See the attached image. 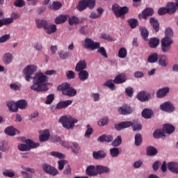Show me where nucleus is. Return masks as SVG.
Returning a JSON list of instances; mask_svg holds the SVG:
<instances>
[{"label": "nucleus", "instance_id": "f257e3e1", "mask_svg": "<svg viewBox=\"0 0 178 178\" xmlns=\"http://www.w3.org/2000/svg\"><path fill=\"white\" fill-rule=\"evenodd\" d=\"M47 83H48V76L42 72H39L33 77V85L31 86L30 88L36 92L48 91L49 89L47 86Z\"/></svg>", "mask_w": 178, "mask_h": 178}, {"label": "nucleus", "instance_id": "f03ea898", "mask_svg": "<svg viewBox=\"0 0 178 178\" xmlns=\"http://www.w3.org/2000/svg\"><path fill=\"white\" fill-rule=\"evenodd\" d=\"M173 30L171 28H166L165 31V37L161 39V50L162 52L166 54L172 49V44H173Z\"/></svg>", "mask_w": 178, "mask_h": 178}, {"label": "nucleus", "instance_id": "7ed1b4c3", "mask_svg": "<svg viewBox=\"0 0 178 178\" xmlns=\"http://www.w3.org/2000/svg\"><path fill=\"white\" fill-rule=\"evenodd\" d=\"M57 90L61 91L63 95H66L67 97H76L77 95V90L72 87L69 83H63L59 85Z\"/></svg>", "mask_w": 178, "mask_h": 178}, {"label": "nucleus", "instance_id": "20e7f679", "mask_svg": "<svg viewBox=\"0 0 178 178\" xmlns=\"http://www.w3.org/2000/svg\"><path fill=\"white\" fill-rule=\"evenodd\" d=\"M35 23L38 29H44L47 34H54L56 31V25H48V22L44 19H36Z\"/></svg>", "mask_w": 178, "mask_h": 178}, {"label": "nucleus", "instance_id": "39448f33", "mask_svg": "<svg viewBox=\"0 0 178 178\" xmlns=\"http://www.w3.org/2000/svg\"><path fill=\"white\" fill-rule=\"evenodd\" d=\"M59 122L63 124L64 129L70 130V129H73L74 127V124L77 123L79 120L72 116L64 115L60 117Z\"/></svg>", "mask_w": 178, "mask_h": 178}, {"label": "nucleus", "instance_id": "423d86ee", "mask_svg": "<svg viewBox=\"0 0 178 178\" xmlns=\"http://www.w3.org/2000/svg\"><path fill=\"white\" fill-rule=\"evenodd\" d=\"M95 6V0H81L78 3L76 8L79 12H83V10H86L88 8L89 9H94Z\"/></svg>", "mask_w": 178, "mask_h": 178}, {"label": "nucleus", "instance_id": "0eeeda50", "mask_svg": "<svg viewBox=\"0 0 178 178\" xmlns=\"http://www.w3.org/2000/svg\"><path fill=\"white\" fill-rule=\"evenodd\" d=\"M25 143L26 145L21 144L18 145L19 151H30V149H33V148H38V147H40V143H35L30 139L26 140Z\"/></svg>", "mask_w": 178, "mask_h": 178}, {"label": "nucleus", "instance_id": "6e6552de", "mask_svg": "<svg viewBox=\"0 0 178 178\" xmlns=\"http://www.w3.org/2000/svg\"><path fill=\"white\" fill-rule=\"evenodd\" d=\"M112 10L116 17H122V16H124V15L129 13V7H120L118 4H114L112 6Z\"/></svg>", "mask_w": 178, "mask_h": 178}, {"label": "nucleus", "instance_id": "1a4fd4ad", "mask_svg": "<svg viewBox=\"0 0 178 178\" xmlns=\"http://www.w3.org/2000/svg\"><path fill=\"white\" fill-rule=\"evenodd\" d=\"M82 47L85 48V49H90V51H94V49H98L100 47V44L98 42H94L91 38H86L84 40L83 44Z\"/></svg>", "mask_w": 178, "mask_h": 178}, {"label": "nucleus", "instance_id": "9d476101", "mask_svg": "<svg viewBox=\"0 0 178 178\" xmlns=\"http://www.w3.org/2000/svg\"><path fill=\"white\" fill-rule=\"evenodd\" d=\"M37 70V66L35 65H28L24 70V74H25V80L26 81H30L32 74H34V72Z\"/></svg>", "mask_w": 178, "mask_h": 178}, {"label": "nucleus", "instance_id": "9b49d317", "mask_svg": "<svg viewBox=\"0 0 178 178\" xmlns=\"http://www.w3.org/2000/svg\"><path fill=\"white\" fill-rule=\"evenodd\" d=\"M42 169L44 172L48 173L49 175H51V176H56L59 175V171H58L56 168H55L51 165L44 163L42 165Z\"/></svg>", "mask_w": 178, "mask_h": 178}, {"label": "nucleus", "instance_id": "f8f14e48", "mask_svg": "<svg viewBox=\"0 0 178 178\" xmlns=\"http://www.w3.org/2000/svg\"><path fill=\"white\" fill-rule=\"evenodd\" d=\"M133 126V122L131 121H124L120 122L118 124H115L114 125V127L115 130H118V131H120L121 130H123L124 129H127L129 127H131Z\"/></svg>", "mask_w": 178, "mask_h": 178}, {"label": "nucleus", "instance_id": "ddd939ff", "mask_svg": "<svg viewBox=\"0 0 178 178\" xmlns=\"http://www.w3.org/2000/svg\"><path fill=\"white\" fill-rule=\"evenodd\" d=\"M118 112L120 115H131V113L133 112V108L127 104H124L118 108Z\"/></svg>", "mask_w": 178, "mask_h": 178}, {"label": "nucleus", "instance_id": "4468645a", "mask_svg": "<svg viewBox=\"0 0 178 178\" xmlns=\"http://www.w3.org/2000/svg\"><path fill=\"white\" fill-rule=\"evenodd\" d=\"M160 109L164 112H173L175 108L170 102H165L163 104H161Z\"/></svg>", "mask_w": 178, "mask_h": 178}, {"label": "nucleus", "instance_id": "2eb2a0df", "mask_svg": "<svg viewBox=\"0 0 178 178\" xmlns=\"http://www.w3.org/2000/svg\"><path fill=\"white\" fill-rule=\"evenodd\" d=\"M176 3L170 2L166 5L167 10L170 15L175 13L178 9V0H175Z\"/></svg>", "mask_w": 178, "mask_h": 178}, {"label": "nucleus", "instance_id": "dca6fc26", "mask_svg": "<svg viewBox=\"0 0 178 178\" xmlns=\"http://www.w3.org/2000/svg\"><path fill=\"white\" fill-rule=\"evenodd\" d=\"M73 104V100L60 101L56 106V109H65Z\"/></svg>", "mask_w": 178, "mask_h": 178}, {"label": "nucleus", "instance_id": "f3484780", "mask_svg": "<svg viewBox=\"0 0 178 178\" xmlns=\"http://www.w3.org/2000/svg\"><path fill=\"white\" fill-rule=\"evenodd\" d=\"M167 168L171 173L178 175V163L173 161L169 162L167 164Z\"/></svg>", "mask_w": 178, "mask_h": 178}, {"label": "nucleus", "instance_id": "a211bd4d", "mask_svg": "<svg viewBox=\"0 0 178 178\" xmlns=\"http://www.w3.org/2000/svg\"><path fill=\"white\" fill-rule=\"evenodd\" d=\"M137 98L141 102H145L151 98V95L149 93H146L145 91H142L138 93Z\"/></svg>", "mask_w": 178, "mask_h": 178}, {"label": "nucleus", "instance_id": "6ab92c4d", "mask_svg": "<svg viewBox=\"0 0 178 178\" xmlns=\"http://www.w3.org/2000/svg\"><path fill=\"white\" fill-rule=\"evenodd\" d=\"M86 173L87 176H90V177L97 176L98 175V172H97V167H95V165L88 166L86 170Z\"/></svg>", "mask_w": 178, "mask_h": 178}, {"label": "nucleus", "instance_id": "aec40b11", "mask_svg": "<svg viewBox=\"0 0 178 178\" xmlns=\"http://www.w3.org/2000/svg\"><path fill=\"white\" fill-rule=\"evenodd\" d=\"M126 80H127L126 75L124 74H121L115 77L113 83H115V84H123V83H126Z\"/></svg>", "mask_w": 178, "mask_h": 178}, {"label": "nucleus", "instance_id": "412c9836", "mask_svg": "<svg viewBox=\"0 0 178 178\" xmlns=\"http://www.w3.org/2000/svg\"><path fill=\"white\" fill-rule=\"evenodd\" d=\"M85 69H87V62H86V60H79L75 67L76 72H81Z\"/></svg>", "mask_w": 178, "mask_h": 178}, {"label": "nucleus", "instance_id": "4be33fe9", "mask_svg": "<svg viewBox=\"0 0 178 178\" xmlns=\"http://www.w3.org/2000/svg\"><path fill=\"white\" fill-rule=\"evenodd\" d=\"M97 141L99 143H111V141H113V136L112 135H102L100 136Z\"/></svg>", "mask_w": 178, "mask_h": 178}, {"label": "nucleus", "instance_id": "5701e85b", "mask_svg": "<svg viewBox=\"0 0 178 178\" xmlns=\"http://www.w3.org/2000/svg\"><path fill=\"white\" fill-rule=\"evenodd\" d=\"M84 22V19L81 18V19L76 16H72L68 19V23L70 26H73V24H81Z\"/></svg>", "mask_w": 178, "mask_h": 178}, {"label": "nucleus", "instance_id": "b1692460", "mask_svg": "<svg viewBox=\"0 0 178 178\" xmlns=\"http://www.w3.org/2000/svg\"><path fill=\"white\" fill-rule=\"evenodd\" d=\"M169 87H165L159 89L156 92L157 98H163V97H166V95H168V93L169 92Z\"/></svg>", "mask_w": 178, "mask_h": 178}, {"label": "nucleus", "instance_id": "393cba45", "mask_svg": "<svg viewBox=\"0 0 178 178\" xmlns=\"http://www.w3.org/2000/svg\"><path fill=\"white\" fill-rule=\"evenodd\" d=\"M96 170L97 175H104V173H109L111 172V170H109V168L104 165H97Z\"/></svg>", "mask_w": 178, "mask_h": 178}, {"label": "nucleus", "instance_id": "a878e982", "mask_svg": "<svg viewBox=\"0 0 178 178\" xmlns=\"http://www.w3.org/2000/svg\"><path fill=\"white\" fill-rule=\"evenodd\" d=\"M142 116L145 119H151L154 116V111L149 108H145L142 111Z\"/></svg>", "mask_w": 178, "mask_h": 178}, {"label": "nucleus", "instance_id": "bb28decb", "mask_svg": "<svg viewBox=\"0 0 178 178\" xmlns=\"http://www.w3.org/2000/svg\"><path fill=\"white\" fill-rule=\"evenodd\" d=\"M149 23L152 26L154 31L158 33L159 31V22H158V19H155V17H151L149 19Z\"/></svg>", "mask_w": 178, "mask_h": 178}, {"label": "nucleus", "instance_id": "cd10ccee", "mask_svg": "<svg viewBox=\"0 0 178 178\" xmlns=\"http://www.w3.org/2000/svg\"><path fill=\"white\" fill-rule=\"evenodd\" d=\"M6 105L10 112H17V104L13 101H8L6 102Z\"/></svg>", "mask_w": 178, "mask_h": 178}, {"label": "nucleus", "instance_id": "c85d7f7f", "mask_svg": "<svg viewBox=\"0 0 178 178\" xmlns=\"http://www.w3.org/2000/svg\"><path fill=\"white\" fill-rule=\"evenodd\" d=\"M51 134H49V130L45 129L42 134L39 136V140L40 143H44V141H47L49 140Z\"/></svg>", "mask_w": 178, "mask_h": 178}, {"label": "nucleus", "instance_id": "c756f323", "mask_svg": "<svg viewBox=\"0 0 178 178\" xmlns=\"http://www.w3.org/2000/svg\"><path fill=\"white\" fill-rule=\"evenodd\" d=\"M163 130L164 133H166L167 134H172V133L175 131V126L170 124H165L163 126Z\"/></svg>", "mask_w": 178, "mask_h": 178}, {"label": "nucleus", "instance_id": "7c9ffc66", "mask_svg": "<svg viewBox=\"0 0 178 178\" xmlns=\"http://www.w3.org/2000/svg\"><path fill=\"white\" fill-rule=\"evenodd\" d=\"M78 76H79V79L81 80V81H86V80H88L90 74L88 73V71H87V70L79 71Z\"/></svg>", "mask_w": 178, "mask_h": 178}, {"label": "nucleus", "instance_id": "2f4dec72", "mask_svg": "<svg viewBox=\"0 0 178 178\" xmlns=\"http://www.w3.org/2000/svg\"><path fill=\"white\" fill-rule=\"evenodd\" d=\"M139 31H140L141 37L145 40V41L148 40V35H149V33L148 32V30L147 28L144 26H140Z\"/></svg>", "mask_w": 178, "mask_h": 178}, {"label": "nucleus", "instance_id": "473e14b6", "mask_svg": "<svg viewBox=\"0 0 178 178\" xmlns=\"http://www.w3.org/2000/svg\"><path fill=\"white\" fill-rule=\"evenodd\" d=\"M159 42H160L159 38H152L149 40V47L150 48L155 49L158 47V45H159Z\"/></svg>", "mask_w": 178, "mask_h": 178}, {"label": "nucleus", "instance_id": "72a5a7b5", "mask_svg": "<svg viewBox=\"0 0 178 178\" xmlns=\"http://www.w3.org/2000/svg\"><path fill=\"white\" fill-rule=\"evenodd\" d=\"M146 152L149 156H155L158 154V149L152 146H149L146 149Z\"/></svg>", "mask_w": 178, "mask_h": 178}, {"label": "nucleus", "instance_id": "f704fd0d", "mask_svg": "<svg viewBox=\"0 0 178 178\" xmlns=\"http://www.w3.org/2000/svg\"><path fill=\"white\" fill-rule=\"evenodd\" d=\"M159 65L162 67H166L168 66V58L164 55L159 57Z\"/></svg>", "mask_w": 178, "mask_h": 178}, {"label": "nucleus", "instance_id": "c9c22d12", "mask_svg": "<svg viewBox=\"0 0 178 178\" xmlns=\"http://www.w3.org/2000/svg\"><path fill=\"white\" fill-rule=\"evenodd\" d=\"M16 131H17V130L13 127H8L4 130L6 134L10 136H16Z\"/></svg>", "mask_w": 178, "mask_h": 178}, {"label": "nucleus", "instance_id": "e433bc0d", "mask_svg": "<svg viewBox=\"0 0 178 178\" xmlns=\"http://www.w3.org/2000/svg\"><path fill=\"white\" fill-rule=\"evenodd\" d=\"M17 109H26L27 108V102L25 99H21L16 102Z\"/></svg>", "mask_w": 178, "mask_h": 178}, {"label": "nucleus", "instance_id": "4c0bfd02", "mask_svg": "<svg viewBox=\"0 0 178 178\" xmlns=\"http://www.w3.org/2000/svg\"><path fill=\"white\" fill-rule=\"evenodd\" d=\"M159 58L158 53H154L148 56L147 62L149 63H155L156 62H158Z\"/></svg>", "mask_w": 178, "mask_h": 178}, {"label": "nucleus", "instance_id": "58836bf2", "mask_svg": "<svg viewBox=\"0 0 178 178\" xmlns=\"http://www.w3.org/2000/svg\"><path fill=\"white\" fill-rule=\"evenodd\" d=\"M153 136L154 138H162V137H165V131L163 129H156L153 133Z\"/></svg>", "mask_w": 178, "mask_h": 178}, {"label": "nucleus", "instance_id": "ea45409f", "mask_svg": "<svg viewBox=\"0 0 178 178\" xmlns=\"http://www.w3.org/2000/svg\"><path fill=\"white\" fill-rule=\"evenodd\" d=\"M66 20H67V16L60 15L55 19V23L56 24H60L61 23H65Z\"/></svg>", "mask_w": 178, "mask_h": 178}, {"label": "nucleus", "instance_id": "a19ab883", "mask_svg": "<svg viewBox=\"0 0 178 178\" xmlns=\"http://www.w3.org/2000/svg\"><path fill=\"white\" fill-rule=\"evenodd\" d=\"M127 23L129 26H130L131 29H136L137 26H138V20L135 18H131L127 20Z\"/></svg>", "mask_w": 178, "mask_h": 178}, {"label": "nucleus", "instance_id": "79ce46f5", "mask_svg": "<svg viewBox=\"0 0 178 178\" xmlns=\"http://www.w3.org/2000/svg\"><path fill=\"white\" fill-rule=\"evenodd\" d=\"M12 60V54H10V53H6L4 54L3 62H4L5 65H9V63H11Z\"/></svg>", "mask_w": 178, "mask_h": 178}, {"label": "nucleus", "instance_id": "37998d69", "mask_svg": "<svg viewBox=\"0 0 178 178\" xmlns=\"http://www.w3.org/2000/svg\"><path fill=\"white\" fill-rule=\"evenodd\" d=\"M3 175L5 176V177H15V172H13V170L12 169H6L3 171Z\"/></svg>", "mask_w": 178, "mask_h": 178}, {"label": "nucleus", "instance_id": "c03bdc74", "mask_svg": "<svg viewBox=\"0 0 178 178\" xmlns=\"http://www.w3.org/2000/svg\"><path fill=\"white\" fill-rule=\"evenodd\" d=\"M127 56V50L124 47L120 49L118 51V57L124 59Z\"/></svg>", "mask_w": 178, "mask_h": 178}, {"label": "nucleus", "instance_id": "a18cd8bd", "mask_svg": "<svg viewBox=\"0 0 178 178\" xmlns=\"http://www.w3.org/2000/svg\"><path fill=\"white\" fill-rule=\"evenodd\" d=\"M97 123L99 126L104 127V126H106V124L109 123V118L108 117H104L101 118Z\"/></svg>", "mask_w": 178, "mask_h": 178}, {"label": "nucleus", "instance_id": "49530a36", "mask_svg": "<svg viewBox=\"0 0 178 178\" xmlns=\"http://www.w3.org/2000/svg\"><path fill=\"white\" fill-rule=\"evenodd\" d=\"M104 86L106 87H108V88H110L111 91H115V90L116 89V86H115V83H113V80L112 79L106 81Z\"/></svg>", "mask_w": 178, "mask_h": 178}, {"label": "nucleus", "instance_id": "de8ad7c7", "mask_svg": "<svg viewBox=\"0 0 178 178\" xmlns=\"http://www.w3.org/2000/svg\"><path fill=\"white\" fill-rule=\"evenodd\" d=\"M141 143H143V136L140 134H137L135 136V145H136V147H140Z\"/></svg>", "mask_w": 178, "mask_h": 178}, {"label": "nucleus", "instance_id": "09e8293b", "mask_svg": "<svg viewBox=\"0 0 178 178\" xmlns=\"http://www.w3.org/2000/svg\"><path fill=\"white\" fill-rule=\"evenodd\" d=\"M8 149H9V145H8V142L1 141L0 142V151L5 152V151H8Z\"/></svg>", "mask_w": 178, "mask_h": 178}, {"label": "nucleus", "instance_id": "8fccbe9b", "mask_svg": "<svg viewBox=\"0 0 178 178\" xmlns=\"http://www.w3.org/2000/svg\"><path fill=\"white\" fill-rule=\"evenodd\" d=\"M54 99H55V95L50 94V95H47L44 104H46V105H51V104H52V102H54Z\"/></svg>", "mask_w": 178, "mask_h": 178}, {"label": "nucleus", "instance_id": "3c124183", "mask_svg": "<svg viewBox=\"0 0 178 178\" xmlns=\"http://www.w3.org/2000/svg\"><path fill=\"white\" fill-rule=\"evenodd\" d=\"M122 144V136H118L117 138L112 142L113 147H119Z\"/></svg>", "mask_w": 178, "mask_h": 178}, {"label": "nucleus", "instance_id": "603ef678", "mask_svg": "<svg viewBox=\"0 0 178 178\" xmlns=\"http://www.w3.org/2000/svg\"><path fill=\"white\" fill-rule=\"evenodd\" d=\"M86 127H87V130L86 131V133H85V137L86 138H90V137H91V134H92L93 129L90 124H88Z\"/></svg>", "mask_w": 178, "mask_h": 178}, {"label": "nucleus", "instance_id": "864d4df0", "mask_svg": "<svg viewBox=\"0 0 178 178\" xmlns=\"http://www.w3.org/2000/svg\"><path fill=\"white\" fill-rule=\"evenodd\" d=\"M143 13L145 15L146 17H148V16H152V15H154V9L151 8H147L143 11Z\"/></svg>", "mask_w": 178, "mask_h": 178}, {"label": "nucleus", "instance_id": "5fc2aeb1", "mask_svg": "<svg viewBox=\"0 0 178 178\" xmlns=\"http://www.w3.org/2000/svg\"><path fill=\"white\" fill-rule=\"evenodd\" d=\"M58 55H59L60 59L65 60L69 58V52H67V51H58Z\"/></svg>", "mask_w": 178, "mask_h": 178}, {"label": "nucleus", "instance_id": "6e6d98bb", "mask_svg": "<svg viewBox=\"0 0 178 178\" xmlns=\"http://www.w3.org/2000/svg\"><path fill=\"white\" fill-rule=\"evenodd\" d=\"M72 147H70L72 152H74V154H77V152H79V149H80V146H79V143L74 142L72 143Z\"/></svg>", "mask_w": 178, "mask_h": 178}, {"label": "nucleus", "instance_id": "4d7b16f0", "mask_svg": "<svg viewBox=\"0 0 178 178\" xmlns=\"http://www.w3.org/2000/svg\"><path fill=\"white\" fill-rule=\"evenodd\" d=\"M110 154L111 156H119V148L118 147H113L110 149Z\"/></svg>", "mask_w": 178, "mask_h": 178}, {"label": "nucleus", "instance_id": "13d9d810", "mask_svg": "<svg viewBox=\"0 0 178 178\" xmlns=\"http://www.w3.org/2000/svg\"><path fill=\"white\" fill-rule=\"evenodd\" d=\"M131 127H132L134 131H137L143 129L141 124L135 122H133V124L131 125Z\"/></svg>", "mask_w": 178, "mask_h": 178}, {"label": "nucleus", "instance_id": "bf43d9fd", "mask_svg": "<svg viewBox=\"0 0 178 178\" xmlns=\"http://www.w3.org/2000/svg\"><path fill=\"white\" fill-rule=\"evenodd\" d=\"M52 7L54 10H59L62 8V3L60 1H54Z\"/></svg>", "mask_w": 178, "mask_h": 178}, {"label": "nucleus", "instance_id": "052dcab7", "mask_svg": "<svg viewBox=\"0 0 178 178\" xmlns=\"http://www.w3.org/2000/svg\"><path fill=\"white\" fill-rule=\"evenodd\" d=\"M14 5L16 6V8H23L26 3L23 0H15Z\"/></svg>", "mask_w": 178, "mask_h": 178}, {"label": "nucleus", "instance_id": "680f3d73", "mask_svg": "<svg viewBox=\"0 0 178 178\" xmlns=\"http://www.w3.org/2000/svg\"><path fill=\"white\" fill-rule=\"evenodd\" d=\"M10 40V34H6L1 37H0V44H2L3 42H6V41Z\"/></svg>", "mask_w": 178, "mask_h": 178}, {"label": "nucleus", "instance_id": "e2e57ef3", "mask_svg": "<svg viewBox=\"0 0 178 178\" xmlns=\"http://www.w3.org/2000/svg\"><path fill=\"white\" fill-rule=\"evenodd\" d=\"M67 163V161L66 160H60L58 161V170H63V168H65V165Z\"/></svg>", "mask_w": 178, "mask_h": 178}, {"label": "nucleus", "instance_id": "0e129e2a", "mask_svg": "<svg viewBox=\"0 0 178 178\" xmlns=\"http://www.w3.org/2000/svg\"><path fill=\"white\" fill-rule=\"evenodd\" d=\"M66 76L68 80H72L73 79H75L76 74L73 71L70 70L66 73Z\"/></svg>", "mask_w": 178, "mask_h": 178}, {"label": "nucleus", "instance_id": "69168bd1", "mask_svg": "<svg viewBox=\"0 0 178 178\" xmlns=\"http://www.w3.org/2000/svg\"><path fill=\"white\" fill-rule=\"evenodd\" d=\"M106 153L102 150L98 152H93L92 156H106Z\"/></svg>", "mask_w": 178, "mask_h": 178}, {"label": "nucleus", "instance_id": "338daca9", "mask_svg": "<svg viewBox=\"0 0 178 178\" xmlns=\"http://www.w3.org/2000/svg\"><path fill=\"white\" fill-rule=\"evenodd\" d=\"M158 13L160 16H163V15H166V13H169V12L168 11L167 7H165L159 8Z\"/></svg>", "mask_w": 178, "mask_h": 178}, {"label": "nucleus", "instance_id": "774afa93", "mask_svg": "<svg viewBox=\"0 0 178 178\" xmlns=\"http://www.w3.org/2000/svg\"><path fill=\"white\" fill-rule=\"evenodd\" d=\"M125 92L128 97H133V92H134L133 88L131 87L127 88L125 89Z\"/></svg>", "mask_w": 178, "mask_h": 178}]
</instances>
